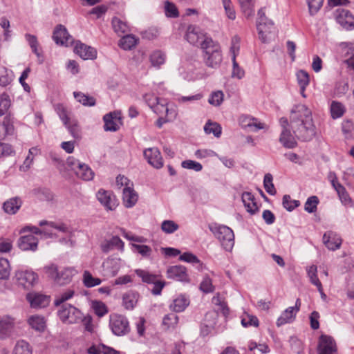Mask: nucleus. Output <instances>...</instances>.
I'll use <instances>...</instances> for the list:
<instances>
[{"instance_id": "1", "label": "nucleus", "mask_w": 354, "mask_h": 354, "mask_svg": "<svg viewBox=\"0 0 354 354\" xmlns=\"http://www.w3.org/2000/svg\"><path fill=\"white\" fill-rule=\"evenodd\" d=\"M290 126L295 137L301 141H309L315 135L312 112L304 104H297L290 112Z\"/></svg>"}, {"instance_id": "2", "label": "nucleus", "mask_w": 354, "mask_h": 354, "mask_svg": "<svg viewBox=\"0 0 354 354\" xmlns=\"http://www.w3.org/2000/svg\"><path fill=\"white\" fill-rule=\"evenodd\" d=\"M209 229L225 250L231 251L232 250L234 245V234L230 227L214 223L209 225Z\"/></svg>"}, {"instance_id": "3", "label": "nucleus", "mask_w": 354, "mask_h": 354, "mask_svg": "<svg viewBox=\"0 0 354 354\" xmlns=\"http://www.w3.org/2000/svg\"><path fill=\"white\" fill-rule=\"evenodd\" d=\"M205 64L211 68L218 67L222 62V54L220 45L212 40L202 48Z\"/></svg>"}, {"instance_id": "4", "label": "nucleus", "mask_w": 354, "mask_h": 354, "mask_svg": "<svg viewBox=\"0 0 354 354\" xmlns=\"http://www.w3.org/2000/svg\"><path fill=\"white\" fill-rule=\"evenodd\" d=\"M185 37L190 44L201 47V49L209 42L212 43V40L199 27L194 25L187 27Z\"/></svg>"}, {"instance_id": "5", "label": "nucleus", "mask_w": 354, "mask_h": 354, "mask_svg": "<svg viewBox=\"0 0 354 354\" xmlns=\"http://www.w3.org/2000/svg\"><path fill=\"white\" fill-rule=\"evenodd\" d=\"M60 320L66 324H76L82 320V312L73 305L62 304L57 312Z\"/></svg>"}, {"instance_id": "6", "label": "nucleus", "mask_w": 354, "mask_h": 354, "mask_svg": "<svg viewBox=\"0 0 354 354\" xmlns=\"http://www.w3.org/2000/svg\"><path fill=\"white\" fill-rule=\"evenodd\" d=\"M55 110L59 118L63 122L64 125L68 129L70 133L74 138H80V129L78 125L77 121L75 119H71L65 106L61 104H58L55 106Z\"/></svg>"}, {"instance_id": "7", "label": "nucleus", "mask_w": 354, "mask_h": 354, "mask_svg": "<svg viewBox=\"0 0 354 354\" xmlns=\"http://www.w3.org/2000/svg\"><path fill=\"white\" fill-rule=\"evenodd\" d=\"M109 326L113 333L117 336H124L130 332L128 319L122 315H111Z\"/></svg>"}, {"instance_id": "8", "label": "nucleus", "mask_w": 354, "mask_h": 354, "mask_svg": "<svg viewBox=\"0 0 354 354\" xmlns=\"http://www.w3.org/2000/svg\"><path fill=\"white\" fill-rule=\"evenodd\" d=\"M15 278L18 286L24 289L32 288L38 282V275L31 270H18L15 272Z\"/></svg>"}, {"instance_id": "9", "label": "nucleus", "mask_w": 354, "mask_h": 354, "mask_svg": "<svg viewBox=\"0 0 354 354\" xmlns=\"http://www.w3.org/2000/svg\"><path fill=\"white\" fill-rule=\"evenodd\" d=\"M257 28L259 38L263 42L268 40V35L271 33L272 29H274V23L272 20L268 19L263 10L261 8L258 11V19L257 21Z\"/></svg>"}, {"instance_id": "10", "label": "nucleus", "mask_w": 354, "mask_h": 354, "mask_svg": "<svg viewBox=\"0 0 354 354\" xmlns=\"http://www.w3.org/2000/svg\"><path fill=\"white\" fill-rule=\"evenodd\" d=\"M26 299L32 308H43L48 306L50 297L40 292H30L26 295Z\"/></svg>"}, {"instance_id": "11", "label": "nucleus", "mask_w": 354, "mask_h": 354, "mask_svg": "<svg viewBox=\"0 0 354 354\" xmlns=\"http://www.w3.org/2000/svg\"><path fill=\"white\" fill-rule=\"evenodd\" d=\"M317 351L318 354H335L337 346L334 339L329 335H322L319 339Z\"/></svg>"}, {"instance_id": "12", "label": "nucleus", "mask_w": 354, "mask_h": 354, "mask_svg": "<svg viewBox=\"0 0 354 354\" xmlns=\"http://www.w3.org/2000/svg\"><path fill=\"white\" fill-rule=\"evenodd\" d=\"M53 39L57 44L62 46H68L73 43V39L63 25H58L55 27L53 31Z\"/></svg>"}, {"instance_id": "13", "label": "nucleus", "mask_w": 354, "mask_h": 354, "mask_svg": "<svg viewBox=\"0 0 354 354\" xmlns=\"http://www.w3.org/2000/svg\"><path fill=\"white\" fill-rule=\"evenodd\" d=\"M337 22L346 30L354 29V17L349 10L337 9L336 15Z\"/></svg>"}, {"instance_id": "14", "label": "nucleus", "mask_w": 354, "mask_h": 354, "mask_svg": "<svg viewBox=\"0 0 354 354\" xmlns=\"http://www.w3.org/2000/svg\"><path fill=\"white\" fill-rule=\"evenodd\" d=\"M144 156L149 164L156 169H160L163 166V160L160 151L156 148H149L144 151Z\"/></svg>"}, {"instance_id": "15", "label": "nucleus", "mask_w": 354, "mask_h": 354, "mask_svg": "<svg viewBox=\"0 0 354 354\" xmlns=\"http://www.w3.org/2000/svg\"><path fill=\"white\" fill-rule=\"evenodd\" d=\"M74 51L83 59H93L97 56V51L95 48L80 41L76 43Z\"/></svg>"}, {"instance_id": "16", "label": "nucleus", "mask_w": 354, "mask_h": 354, "mask_svg": "<svg viewBox=\"0 0 354 354\" xmlns=\"http://www.w3.org/2000/svg\"><path fill=\"white\" fill-rule=\"evenodd\" d=\"M322 240L326 247L333 251L339 249L342 243V239L331 231L325 232L323 235Z\"/></svg>"}, {"instance_id": "17", "label": "nucleus", "mask_w": 354, "mask_h": 354, "mask_svg": "<svg viewBox=\"0 0 354 354\" xmlns=\"http://www.w3.org/2000/svg\"><path fill=\"white\" fill-rule=\"evenodd\" d=\"M38 239L33 234L22 236L18 240V246L24 251H36Z\"/></svg>"}, {"instance_id": "18", "label": "nucleus", "mask_w": 354, "mask_h": 354, "mask_svg": "<svg viewBox=\"0 0 354 354\" xmlns=\"http://www.w3.org/2000/svg\"><path fill=\"white\" fill-rule=\"evenodd\" d=\"M138 199V195L132 187H124L122 189V201L127 208L133 207Z\"/></svg>"}, {"instance_id": "19", "label": "nucleus", "mask_w": 354, "mask_h": 354, "mask_svg": "<svg viewBox=\"0 0 354 354\" xmlns=\"http://www.w3.org/2000/svg\"><path fill=\"white\" fill-rule=\"evenodd\" d=\"M167 277L180 281H187L186 268L183 266H171L167 270Z\"/></svg>"}, {"instance_id": "20", "label": "nucleus", "mask_w": 354, "mask_h": 354, "mask_svg": "<svg viewBox=\"0 0 354 354\" xmlns=\"http://www.w3.org/2000/svg\"><path fill=\"white\" fill-rule=\"evenodd\" d=\"M104 268V275L106 277L115 276L120 268V259H108L102 264Z\"/></svg>"}, {"instance_id": "21", "label": "nucleus", "mask_w": 354, "mask_h": 354, "mask_svg": "<svg viewBox=\"0 0 354 354\" xmlns=\"http://www.w3.org/2000/svg\"><path fill=\"white\" fill-rule=\"evenodd\" d=\"M241 199L246 210L249 213L254 214L258 212L259 207L255 202V198L251 192H243L241 196Z\"/></svg>"}, {"instance_id": "22", "label": "nucleus", "mask_w": 354, "mask_h": 354, "mask_svg": "<svg viewBox=\"0 0 354 354\" xmlns=\"http://www.w3.org/2000/svg\"><path fill=\"white\" fill-rule=\"evenodd\" d=\"M106 131H116L119 129L117 121L120 120L118 113L113 112L106 114L103 118Z\"/></svg>"}, {"instance_id": "23", "label": "nucleus", "mask_w": 354, "mask_h": 354, "mask_svg": "<svg viewBox=\"0 0 354 354\" xmlns=\"http://www.w3.org/2000/svg\"><path fill=\"white\" fill-rule=\"evenodd\" d=\"M239 122L243 128H254V131L265 128V124L260 122L257 118L247 115L241 116Z\"/></svg>"}, {"instance_id": "24", "label": "nucleus", "mask_w": 354, "mask_h": 354, "mask_svg": "<svg viewBox=\"0 0 354 354\" xmlns=\"http://www.w3.org/2000/svg\"><path fill=\"white\" fill-rule=\"evenodd\" d=\"M74 274V269L71 268H64L58 272V275L55 283L59 286L66 285L71 281Z\"/></svg>"}, {"instance_id": "25", "label": "nucleus", "mask_w": 354, "mask_h": 354, "mask_svg": "<svg viewBox=\"0 0 354 354\" xmlns=\"http://www.w3.org/2000/svg\"><path fill=\"white\" fill-rule=\"evenodd\" d=\"M295 136L291 133L289 129H282L280 135L279 142L283 146L288 149H293L297 146V142L295 138Z\"/></svg>"}, {"instance_id": "26", "label": "nucleus", "mask_w": 354, "mask_h": 354, "mask_svg": "<svg viewBox=\"0 0 354 354\" xmlns=\"http://www.w3.org/2000/svg\"><path fill=\"white\" fill-rule=\"evenodd\" d=\"M139 299V294L136 292L129 291L122 297V305L127 310H133L136 306Z\"/></svg>"}, {"instance_id": "27", "label": "nucleus", "mask_w": 354, "mask_h": 354, "mask_svg": "<svg viewBox=\"0 0 354 354\" xmlns=\"http://www.w3.org/2000/svg\"><path fill=\"white\" fill-rule=\"evenodd\" d=\"M123 247L124 243L118 236H113L110 240L106 241L101 245V249L105 253L109 252L114 248L122 249Z\"/></svg>"}, {"instance_id": "28", "label": "nucleus", "mask_w": 354, "mask_h": 354, "mask_svg": "<svg viewBox=\"0 0 354 354\" xmlns=\"http://www.w3.org/2000/svg\"><path fill=\"white\" fill-rule=\"evenodd\" d=\"M189 300L187 297L184 295H180L173 300L169 308L171 310L176 313H180L185 310V309L189 306Z\"/></svg>"}, {"instance_id": "29", "label": "nucleus", "mask_w": 354, "mask_h": 354, "mask_svg": "<svg viewBox=\"0 0 354 354\" xmlns=\"http://www.w3.org/2000/svg\"><path fill=\"white\" fill-rule=\"evenodd\" d=\"M295 317L296 314L295 312V308L289 307L286 309L282 313L281 316L277 319L276 324L278 327H280L282 325L293 322L295 319Z\"/></svg>"}, {"instance_id": "30", "label": "nucleus", "mask_w": 354, "mask_h": 354, "mask_svg": "<svg viewBox=\"0 0 354 354\" xmlns=\"http://www.w3.org/2000/svg\"><path fill=\"white\" fill-rule=\"evenodd\" d=\"M98 201L109 209H113L115 205L114 199L111 197V193L104 189H100L97 193Z\"/></svg>"}, {"instance_id": "31", "label": "nucleus", "mask_w": 354, "mask_h": 354, "mask_svg": "<svg viewBox=\"0 0 354 354\" xmlns=\"http://www.w3.org/2000/svg\"><path fill=\"white\" fill-rule=\"evenodd\" d=\"M21 203L20 198H12L3 203V209L7 214H15L21 207Z\"/></svg>"}, {"instance_id": "32", "label": "nucleus", "mask_w": 354, "mask_h": 354, "mask_svg": "<svg viewBox=\"0 0 354 354\" xmlns=\"http://www.w3.org/2000/svg\"><path fill=\"white\" fill-rule=\"evenodd\" d=\"M29 325L35 330L43 332L46 328V321L44 317L39 315H32L28 319Z\"/></svg>"}, {"instance_id": "33", "label": "nucleus", "mask_w": 354, "mask_h": 354, "mask_svg": "<svg viewBox=\"0 0 354 354\" xmlns=\"http://www.w3.org/2000/svg\"><path fill=\"white\" fill-rule=\"evenodd\" d=\"M76 176L84 180H90L93 179L94 173L92 169L86 164L79 165L78 169L75 172Z\"/></svg>"}, {"instance_id": "34", "label": "nucleus", "mask_w": 354, "mask_h": 354, "mask_svg": "<svg viewBox=\"0 0 354 354\" xmlns=\"http://www.w3.org/2000/svg\"><path fill=\"white\" fill-rule=\"evenodd\" d=\"M111 23L113 30L119 36L129 31V27L128 24L116 17L112 19Z\"/></svg>"}, {"instance_id": "35", "label": "nucleus", "mask_w": 354, "mask_h": 354, "mask_svg": "<svg viewBox=\"0 0 354 354\" xmlns=\"http://www.w3.org/2000/svg\"><path fill=\"white\" fill-rule=\"evenodd\" d=\"M166 55L165 53L160 50L153 51L150 55V62L154 67L160 68L161 65L165 64Z\"/></svg>"}, {"instance_id": "36", "label": "nucleus", "mask_w": 354, "mask_h": 354, "mask_svg": "<svg viewBox=\"0 0 354 354\" xmlns=\"http://www.w3.org/2000/svg\"><path fill=\"white\" fill-rule=\"evenodd\" d=\"M73 95L76 100L84 106H92L95 104V99L92 96L82 92H74Z\"/></svg>"}, {"instance_id": "37", "label": "nucleus", "mask_w": 354, "mask_h": 354, "mask_svg": "<svg viewBox=\"0 0 354 354\" xmlns=\"http://www.w3.org/2000/svg\"><path fill=\"white\" fill-rule=\"evenodd\" d=\"M306 272L310 283L315 285L317 288L320 289L322 283L317 277V266L312 265L309 267H307Z\"/></svg>"}, {"instance_id": "38", "label": "nucleus", "mask_w": 354, "mask_h": 354, "mask_svg": "<svg viewBox=\"0 0 354 354\" xmlns=\"http://www.w3.org/2000/svg\"><path fill=\"white\" fill-rule=\"evenodd\" d=\"M137 43L136 38L132 35H127L122 37L119 41V46L122 49L127 50L133 48Z\"/></svg>"}, {"instance_id": "39", "label": "nucleus", "mask_w": 354, "mask_h": 354, "mask_svg": "<svg viewBox=\"0 0 354 354\" xmlns=\"http://www.w3.org/2000/svg\"><path fill=\"white\" fill-rule=\"evenodd\" d=\"M102 281L99 278L93 277L91 272L85 270L83 273V283L87 288H92L100 285Z\"/></svg>"}, {"instance_id": "40", "label": "nucleus", "mask_w": 354, "mask_h": 354, "mask_svg": "<svg viewBox=\"0 0 354 354\" xmlns=\"http://www.w3.org/2000/svg\"><path fill=\"white\" fill-rule=\"evenodd\" d=\"M245 16L250 17L254 14V0H239Z\"/></svg>"}, {"instance_id": "41", "label": "nucleus", "mask_w": 354, "mask_h": 354, "mask_svg": "<svg viewBox=\"0 0 354 354\" xmlns=\"http://www.w3.org/2000/svg\"><path fill=\"white\" fill-rule=\"evenodd\" d=\"M178 323V316L174 313H169L163 317L162 325L167 328H175Z\"/></svg>"}, {"instance_id": "42", "label": "nucleus", "mask_w": 354, "mask_h": 354, "mask_svg": "<svg viewBox=\"0 0 354 354\" xmlns=\"http://www.w3.org/2000/svg\"><path fill=\"white\" fill-rule=\"evenodd\" d=\"M10 274V266L8 259L0 258V279H8Z\"/></svg>"}, {"instance_id": "43", "label": "nucleus", "mask_w": 354, "mask_h": 354, "mask_svg": "<svg viewBox=\"0 0 354 354\" xmlns=\"http://www.w3.org/2000/svg\"><path fill=\"white\" fill-rule=\"evenodd\" d=\"M297 79L300 88L302 90V91H305L306 86L309 84L310 82L308 73L304 70H300L297 73Z\"/></svg>"}, {"instance_id": "44", "label": "nucleus", "mask_w": 354, "mask_h": 354, "mask_svg": "<svg viewBox=\"0 0 354 354\" xmlns=\"http://www.w3.org/2000/svg\"><path fill=\"white\" fill-rule=\"evenodd\" d=\"M345 111L344 106L338 102L333 101L330 105V113L333 118L336 119L343 115Z\"/></svg>"}, {"instance_id": "45", "label": "nucleus", "mask_w": 354, "mask_h": 354, "mask_svg": "<svg viewBox=\"0 0 354 354\" xmlns=\"http://www.w3.org/2000/svg\"><path fill=\"white\" fill-rule=\"evenodd\" d=\"M207 134L212 133L215 137L219 138L221 134V127L216 122H207L204 127Z\"/></svg>"}, {"instance_id": "46", "label": "nucleus", "mask_w": 354, "mask_h": 354, "mask_svg": "<svg viewBox=\"0 0 354 354\" xmlns=\"http://www.w3.org/2000/svg\"><path fill=\"white\" fill-rule=\"evenodd\" d=\"M75 294L74 290H67L66 292L56 296L54 304L55 306H59L62 304H65L66 301L70 299H71Z\"/></svg>"}, {"instance_id": "47", "label": "nucleus", "mask_w": 354, "mask_h": 354, "mask_svg": "<svg viewBox=\"0 0 354 354\" xmlns=\"http://www.w3.org/2000/svg\"><path fill=\"white\" fill-rule=\"evenodd\" d=\"M14 354H32L29 344L24 341H18L14 348Z\"/></svg>"}, {"instance_id": "48", "label": "nucleus", "mask_w": 354, "mask_h": 354, "mask_svg": "<svg viewBox=\"0 0 354 354\" xmlns=\"http://www.w3.org/2000/svg\"><path fill=\"white\" fill-rule=\"evenodd\" d=\"M273 177L272 175L270 173L266 174L264 176L263 179V186L267 192L270 195H275L277 193L276 189L274 186V184L272 183Z\"/></svg>"}, {"instance_id": "49", "label": "nucleus", "mask_w": 354, "mask_h": 354, "mask_svg": "<svg viewBox=\"0 0 354 354\" xmlns=\"http://www.w3.org/2000/svg\"><path fill=\"white\" fill-rule=\"evenodd\" d=\"M136 274L140 277L143 282L147 283H153L156 282L157 279V275L151 274L148 271L138 269L136 270Z\"/></svg>"}, {"instance_id": "50", "label": "nucleus", "mask_w": 354, "mask_h": 354, "mask_svg": "<svg viewBox=\"0 0 354 354\" xmlns=\"http://www.w3.org/2000/svg\"><path fill=\"white\" fill-rule=\"evenodd\" d=\"M12 81V75L4 66L0 67V86H6Z\"/></svg>"}, {"instance_id": "51", "label": "nucleus", "mask_w": 354, "mask_h": 354, "mask_svg": "<svg viewBox=\"0 0 354 354\" xmlns=\"http://www.w3.org/2000/svg\"><path fill=\"white\" fill-rule=\"evenodd\" d=\"M178 228L179 225L171 220H165L161 224V230L166 234H172Z\"/></svg>"}, {"instance_id": "52", "label": "nucleus", "mask_w": 354, "mask_h": 354, "mask_svg": "<svg viewBox=\"0 0 354 354\" xmlns=\"http://www.w3.org/2000/svg\"><path fill=\"white\" fill-rule=\"evenodd\" d=\"M92 308L95 313L100 317L104 316L108 313L107 307L102 301H93Z\"/></svg>"}, {"instance_id": "53", "label": "nucleus", "mask_w": 354, "mask_h": 354, "mask_svg": "<svg viewBox=\"0 0 354 354\" xmlns=\"http://www.w3.org/2000/svg\"><path fill=\"white\" fill-rule=\"evenodd\" d=\"M319 199L316 196L309 197L305 203L304 209L308 213H313L317 210Z\"/></svg>"}, {"instance_id": "54", "label": "nucleus", "mask_w": 354, "mask_h": 354, "mask_svg": "<svg viewBox=\"0 0 354 354\" xmlns=\"http://www.w3.org/2000/svg\"><path fill=\"white\" fill-rule=\"evenodd\" d=\"M300 203L297 200H291L289 195H284L283 197V206L289 212L292 211L295 207H298Z\"/></svg>"}, {"instance_id": "55", "label": "nucleus", "mask_w": 354, "mask_h": 354, "mask_svg": "<svg viewBox=\"0 0 354 354\" xmlns=\"http://www.w3.org/2000/svg\"><path fill=\"white\" fill-rule=\"evenodd\" d=\"M10 106V100L9 96L6 94H2L0 96V117L4 115Z\"/></svg>"}, {"instance_id": "56", "label": "nucleus", "mask_w": 354, "mask_h": 354, "mask_svg": "<svg viewBox=\"0 0 354 354\" xmlns=\"http://www.w3.org/2000/svg\"><path fill=\"white\" fill-rule=\"evenodd\" d=\"M43 270L49 278H50L54 281V282H55V279L57 277L59 272L58 267L57 265L54 263L47 265L44 267Z\"/></svg>"}, {"instance_id": "57", "label": "nucleus", "mask_w": 354, "mask_h": 354, "mask_svg": "<svg viewBox=\"0 0 354 354\" xmlns=\"http://www.w3.org/2000/svg\"><path fill=\"white\" fill-rule=\"evenodd\" d=\"M241 324L244 327L252 326L257 327L259 326V320L256 316L247 314L242 317Z\"/></svg>"}, {"instance_id": "58", "label": "nucleus", "mask_w": 354, "mask_h": 354, "mask_svg": "<svg viewBox=\"0 0 354 354\" xmlns=\"http://www.w3.org/2000/svg\"><path fill=\"white\" fill-rule=\"evenodd\" d=\"M182 167L187 169H192L195 171H200L203 169V166L200 162L192 160H184L181 163Z\"/></svg>"}, {"instance_id": "59", "label": "nucleus", "mask_w": 354, "mask_h": 354, "mask_svg": "<svg viewBox=\"0 0 354 354\" xmlns=\"http://www.w3.org/2000/svg\"><path fill=\"white\" fill-rule=\"evenodd\" d=\"M151 109L158 115L166 113V115H168L169 113H171V110L166 106V103L161 102L160 100H158V103L154 105V107Z\"/></svg>"}, {"instance_id": "60", "label": "nucleus", "mask_w": 354, "mask_h": 354, "mask_svg": "<svg viewBox=\"0 0 354 354\" xmlns=\"http://www.w3.org/2000/svg\"><path fill=\"white\" fill-rule=\"evenodd\" d=\"M226 15L230 19L236 18V13L230 0H222Z\"/></svg>"}, {"instance_id": "61", "label": "nucleus", "mask_w": 354, "mask_h": 354, "mask_svg": "<svg viewBox=\"0 0 354 354\" xmlns=\"http://www.w3.org/2000/svg\"><path fill=\"white\" fill-rule=\"evenodd\" d=\"M15 154V151L12 147L8 144L0 142V158L7 157Z\"/></svg>"}, {"instance_id": "62", "label": "nucleus", "mask_w": 354, "mask_h": 354, "mask_svg": "<svg viewBox=\"0 0 354 354\" xmlns=\"http://www.w3.org/2000/svg\"><path fill=\"white\" fill-rule=\"evenodd\" d=\"M342 132L346 138L352 136L354 124L351 120H344L342 124Z\"/></svg>"}, {"instance_id": "63", "label": "nucleus", "mask_w": 354, "mask_h": 354, "mask_svg": "<svg viewBox=\"0 0 354 354\" xmlns=\"http://www.w3.org/2000/svg\"><path fill=\"white\" fill-rule=\"evenodd\" d=\"M200 289L205 293L214 291V286L209 277H205L200 284Z\"/></svg>"}, {"instance_id": "64", "label": "nucleus", "mask_w": 354, "mask_h": 354, "mask_svg": "<svg viewBox=\"0 0 354 354\" xmlns=\"http://www.w3.org/2000/svg\"><path fill=\"white\" fill-rule=\"evenodd\" d=\"M223 100V93L222 91H216L214 92L209 99V103L214 105V106H218L221 104L222 101Z\"/></svg>"}]
</instances>
